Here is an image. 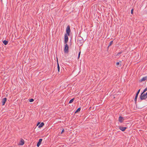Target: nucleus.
Here are the masks:
<instances>
[{"mask_svg":"<svg viewBox=\"0 0 147 147\" xmlns=\"http://www.w3.org/2000/svg\"><path fill=\"white\" fill-rule=\"evenodd\" d=\"M147 98V96L145 94L142 92L140 96V98L141 100H143Z\"/></svg>","mask_w":147,"mask_h":147,"instance_id":"nucleus-1","label":"nucleus"},{"mask_svg":"<svg viewBox=\"0 0 147 147\" xmlns=\"http://www.w3.org/2000/svg\"><path fill=\"white\" fill-rule=\"evenodd\" d=\"M71 32L70 27L69 25L67 26L66 29V34H68V36H70V33Z\"/></svg>","mask_w":147,"mask_h":147,"instance_id":"nucleus-2","label":"nucleus"},{"mask_svg":"<svg viewBox=\"0 0 147 147\" xmlns=\"http://www.w3.org/2000/svg\"><path fill=\"white\" fill-rule=\"evenodd\" d=\"M68 34H65L64 35V43L65 44H66L68 40Z\"/></svg>","mask_w":147,"mask_h":147,"instance_id":"nucleus-3","label":"nucleus"},{"mask_svg":"<svg viewBox=\"0 0 147 147\" xmlns=\"http://www.w3.org/2000/svg\"><path fill=\"white\" fill-rule=\"evenodd\" d=\"M65 44L64 48V52L65 53H67L68 52L69 45L67 43Z\"/></svg>","mask_w":147,"mask_h":147,"instance_id":"nucleus-4","label":"nucleus"},{"mask_svg":"<svg viewBox=\"0 0 147 147\" xmlns=\"http://www.w3.org/2000/svg\"><path fill=\"white\" fill-rule=\"evenodd\" d=\"M124 117H122L121 116H120L119 117L118 121L120 123H122L124 121Z\"/></svg>","mask_w":147,"mask_h":147,"instance_id":"nucleus-5","label":"nucleus"},{"mask_svg":"<svg viewBox=\"0 0 147 147\" xmlns=\"http://www.w3.org/2000/svg\"><path fill=\"white\" fill-rule=\"evenodd\" d=\"M119 129L121 130L122 131H124L125 130L127 129L126 127H123L122 126H119Z\"/></svg>","mask_w":147,"mask_h":147,"instance_id":"nucleus-6","label":"nucleus"},{"mask_svg":"<svg viewBox=\"0 0 147 147\" xmlns=\"http://www.w3.org/2000/svg\"><path fill=\"white\" fill-rule=\"evenodd\" d=\"M42 141V139H39L38 142L37 143V147H39V146H40V144L41 143Z\"/></svg>","mask_w":147,"mask_h":147,"instance_id":"nucleus-7","label":"nucleus"},{"mask_svg":"<svg viewBox=\"0 0 147 147\" xmlns=\"http://www.w3.org/2000/svg\"><path fill=\"white\" fill-rule=\"evenodd\" d=\"M7 100V98H3V99L2 100V105H5V103L6 101Z\"/></svg>","mask_w":147,"mask_h":147,"instance_id":"nucleus-8","label":"nucleus"},{"mask_svg":"<svg viewBox=\"0 0 147 147\" xmlns=\"http://www.w3.org/2000/svg\"><path fill=\"white\" fill-rule=\"evenodd\" d=\"M147 79V76H145L142 78L140 80V82H141L143 81H145Z\"/></svg>","mask_w":147,"mask_h":147,"instance_id":"nucleus-9","label":"nucleus"},{"mask_svg":"<svg viewBox=\"0 0 147 147\" xmlns=\"http://www.w3.org/2000/svg\"><path fill=\"white\" fill-rule=\"evenodd\" d=\"M24 140L23 139H22L20 142V144L21 145H22L24 144Z\"/></svg>","mask_w":147,"mask_h":147,"instance_id":"nucleus-10","label":"nucleus"},{"mask_svg":"<svg viewBox=\"0 0 147 147\" xmlns=\"http://www.w3.org/2000/svg\"><path fill=\"white\" fill-rule=\"evenodd\" d=\"M44 125V124L43 122H42L39 125L38 127L40 128L42 127Z\"/></svg>","mask_w":147,"mask_h":147,"instance_id":"nucleus-11","label":"nucleus"},{"mask_svg":"<svg viewBox=\"0 0 147 147\" xmlns=\"http://www.w3.org/2000/svg\"><path fill=\"white\" fill-rule=\"evenodd\" d=\"M3 42L5 45H7L8 43V41L6 40H4L3 41Z\"/></svg>","mask_w":147,"mask_h":147,"instance_id":"nucleus-12","label":"nucleus"},{"mask_svg":"<svg viewBox=\"0 0 147 147\" xmlns=\"http://www.w3.org/2000/svg\"><path fill=\"white\" fill-rule=\"evenodd\" d=\"M57 63L58 71L59 72V71H60V67H59V63H58V59H57Z\"/></svg>","mask_w":147,"mask_h":147,"instance_id":"nucleus-13","label":"nucleus"},{"mask_svg":"<svg viewBox=\"0 0 147 147\" xmlns=\"http://www.w3.org/2000/svg\"><path fill=\"white\" fill-rule=\"evenodd\" d=\"M138 95L136 94V96L135 97V98H134V100L135 101V103H136L137 101V100L138 97Z\"/></svg>","mask_w":147,"mask_h":147,"instance_id":"nucleus-14","label":"nucleus"},{"mask_svg":"<svg viewBox=\"0 0 147 147\" xmlns=\"http://www.w3.org/2000/svg\"><path fill=\"white\" fill-rule=\"evenodd\" d=\"M113 41L112 40V41H111L110 42L109 45L108 46V47H109L110 46H111L113 44Z\"/></svg>","mask_w":147,"mask_h":147,"instance_id":"nucleus-15","label":"nucleus"},{"mask_svg":"<svg viewBox=\"0 0 147 147\" xmlns=\"http://www.w3.org/2000/svg\"><path fill=\"white\" fill-rule=\"evenodd\" d=\"M80 110H81V108H79L77 109V110L75 112V113H76L79 112L80 111Z\"/></svg>","mask_w":147,"mask_h":147,"instance_id":"nucleus-16","label":"nucleus"},{"mask_svg":"<svg viewBox=\"0 0 147 147\" xmlns=\"http://www.w3.org/2000/svg\"><path fill=\"white\" fill-rule=\"evenodd\" d=\"M74 100V98H72L71 99L69 102V103H71L73 102Z\"/></svg>","mask_w":147,"mask_h":147,"instance_id":"nucleus-17","label":"nucleus"},{"mask_svg":"<svg viewBox=\"0 0 147 147\" xmlns=\"http://www.w3.org/2000/svg\"><path fill=\"white\" fill-rule=\"evenodd\" d=\"M83 42V40H79V41H78V42H80V44H82V43Z\"/></svg>","mask_w":147,"mask_h":147,"instance_id":"nucleus-18","label":"nucleus"},{"mask_svg":"<svg viewBox=\"0 0 147 147\" xmlns=\"http://www.w3.org/2000/svg\"><path fill=\"white\" fill-rule=\"evenodd\" d=\"M122 52H123L122 51H120V52H119V53H117V54L116 56H118L119 55H120V54H121V53H122Z\"/></svg>","mask_w":147,"mask_h":147,"instance_id":"nucleus-19","label":"nucleus"},{"mask_svg":"<svg viewBox=\"0 0 147 147\" xmlns=\"http://www.w3.org/2000/svg\"><path fill=\"white\" fill-rule=\"evenodd\" d=\"M29 101L30 102H33L34 101V100L33 98H31L29 99Z\"/></svg>","mask_w":147,"mask_h":147,"instance_id":"nucleus-20","label":"nucleus"},{"mask_svg":"<svg viewBox=\"0 0 147 147\" xmlns=\"http://www.w3.org/2000/svg\"><path fill=\"white\" fill-rule=\"evenodd\" d=\"M146 91H147V87L144 90L143 92V93H144L145 92H146Z\"/></svg>","mask_w":147,"mask_h":147,"instance_id":"nucleus-21","label":"nucleus"},{"mask_svg":"<svg viewBox=\"0 0 147 147\" xmlns=\"http://www.w3.org/2000/svg\"><path fill=\"white\" fill-rule=\"evenodd\" d=\"M140 89L138 90V92H137V93H136V94L138 95V94L140 92Z\"/></svg>","mask_w":147,"mask_h":147,"instance_id":"nucleus-22","label":"nucleus"},{"mask_svg":"<svg viewBox=\"0 0 147 147\" xmlns=\"http://www.w3.org/2000/svg\"><path fill=\"white\" fill-rule=\"evenodd\" d=\"M116 65L117 66V67H118V65L119 64V62H117L116 63Z\"/></svg>","mask_w":147,"mask_h":147,"instance_id":"nucleus-23","label":"nucleus"},{"mask_svg":"<svg viewBox=\"0 0 147 147\" xmlns=\"http://www.w3.org/2000/svg\"><path fill=\"white\" fill-rule=\"evenodd\" d=\"M80 53H81V52H80H80H79V53H78V59H79V58H80Z\"/></svg>","mask_w":147,"mask_h":147,"instance_id":"nucleus-24","label":"nucleus"},{"mask_svg":"<svg viewBox=\"0 0 147 147\" xmlns=\"http://www.w3.org/2000/svg\"><path fill=\"white\" fill-rule=\"evenodd\" d=\"M131 14H133V9H132L131 11Z\"/></svg>","mask_w":147,"mask_h":147,"instance_id":"nucleus-25","label":"nucleus"},{"mask_svg":"<svg viewBox=\"0 0 147 147\" xmlns=\"http://www.w3.org/2000/svg\"><path fill=\"white\" fill-rule=\"evenodd\" d=\"M64 131H65L64 129H63L62 130L61 134H62L64 132Z\"/></svg>","mask_w":147,"mask_h":147,"instance_id":"nucleus-26","label":"nucleus"},{"mask_svg":"<svg viewBox=\"0 0 147 147\" xmlns=\"http://www.w3.org/2000/svg\"><path fill=\"white\" fill-rule=\"evenodd\" d=\"M39 123H38V124H37V125H38V124H39Z\"/></svg>","mask_w":147,"mask_h":147,"instance_id":"nucleus-27","label":"nucleus"}]
</instances>
